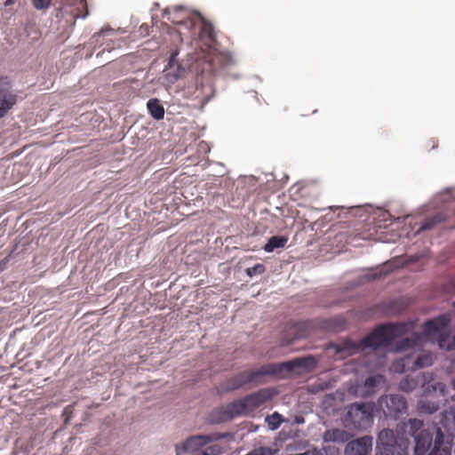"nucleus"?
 Listing matches in <instances>:
<instances>
[{
	"mask_svg": "<svg viewBox=\"0 0 455 455\" xmlns=\"http://www.w3.org/2000/svg\"><path fill=\"white\" fill-rule=\"evenodd\" d=\"M413 327L412 322L381 324L358 342L346 339L339 343L331 344V347L335 350L337 355L345 358L366 348L388 347L395 339L406 334Z\"/></svg>",
	"mask_w": 455,
	"mask_h": 455,
	"instance_id": "nucleus-1",
	"label": "nucleus"
},
{
	"mask_svg": "<svg viewBox=\"0 0 455 455\" xmlns=\"http://www.w3.org/2000/svg\"><path fill=\"white\" fill-rule=\"evenodd\" d=\"M316 363L317 362L313 356L295 358L279 363H267L257 370L243 371L229 378L226 380L224 388L227 391H231L249 384L259 385L265 381L267 376H281L284 372L290 373L298 369L303 371H312Z\"/></svg>",
	"mask_w": 455,
	"mask_h": 455,
	"instance_id": "nucleus-2",
	"label": "nucleus"
},
{
	"mask_svg": "<svg viewBox=\"0 0 455 455\" xmlns=\"http://www.w3.org/2000/svg\"><path fill=\"white\" fill-rule=\"evenodd\" d=\"M451 318L442 315L427 320L423 325L422 333H412L411 337L403 339L397 345V350L404 351L422 346L426 340L436 341L441 349L451 351L455 349V335L451 336Z\"/></svg>",
	"mask_w": 455,
	"mask_h": 455,
	"instance_id": "nucleus-3",
	"label": "nucleus"
},
{
	"mask_svg": "<svg viewBox=\"0 0 455 455\" xmlns=\"http://www.w3.org/2000/svg\"><path fill=\"white\" fill-rule=\"evenodd\" d=\"M432 372H421L417 376L408 375L399 383V388L403 392H411L419 384L424 387L423 394L418 402L417 409L420 413L433 414L440 409L445 401L446 385L443 382H433Z\"/></svg>",
	"mask_w": 455,
	"mask_h": 455,
	"instance_id": "nucleus-4",
	"label": "nucleus"
},
{
	"mask_svg": "<svg viewBox=\"0 0 455 455\" xmlns=\"http://www.w3.org/2000/svg\"><path fill=\"white\" fill-rule=\"evenodd\" d=\"M275 395V392L273 389L261 388L226 406L216 408L211 412L210 420L219 424L229 421L235 417L250 415L269 402Z\"/></svg>",
	"mask_w": 455,
	"mask_h": 455,
	"instance_id": "nucleus-5",
	"label": "nucleus"
},
{
	"mask_svg": "<svg viewBox=\"0 0 455 455\" xmlns=\"http://www.w3.org/2000/svg\"><path fill=\"white\" fill-rule=\"evenodd\" d=\"M423 421L419 419H409L396 425L395 434L397 436L414 437L415 455H426L433 443V432L423 428Z\"/></svg>",
	"mask_w": 455,
	"mask_h": 455,
	"instance_id": "nucleus-6",
	"label": "nucleus"
},
{
	"mask_svg": "<svg viewBox=\"0 0 455 455\" xmlns=\"http://www.w3.org/2000/svg\"><path fill=\"white\" fill-rule=\"evenodd\" d=\"M32 2L37 10L47 9L52 3L61 17L68 14L74 22L76 19L86 18L89 14L86 0H33Z\"/></svg>",
	"mask_w": 455,
	"mask_h": 455,
	"instance_id": "nucleus-7",
	"label": "nucleus"
},
{
	"mask_svg": "<svg viewBox=\"0 0 455 455\" xmlns=\"http://www.w3.org/2000/svg\"><path fill=\"white\" fill-rule=\"evenodd\" d=\"M410 439L397 436L389 428L382 429L378 435L377 455H408Z\"/></svg>",
	"mask_w": 455,
	"mask_h": 455,
	"instance_id": "nucleus-8",
	"label": "nucleus"
},
{
	"mask_svg": "<svg viewBox=\"0 0 455 455\" xmlns=\"http://www.w3.org/2000/svg\"><path fill=\"white\" fill-rule=\"evenodd\" d=\"M344 424L353 429H366L373 423V404L354 403L347 406L344 415Z\"/></svg>",
	"mask_w": 455,
	"mask_h": 455,
	"instance_id": "nucleus-9",
	"label": "nucleus"
},
{
	"mask_svg": "<svg viewBox=\"0 0 455 455\" xmlns=\"http://www.w3.org/2000/svg\"><path fill=\"white\" fill-rule=\"evenodd\" d=\"M223 436V435L218 433L209 435H194L186 440L181 449L188 455H219L220 453L219 445H205L211 441L220 440Z\"/></svg>",
	"mask_w": 455,
	"mask_h": 455,
	"instance_id": "nucleus-10",
	"label": "nucleus"
},
{
	"mask_svg": "<svg viewBox=\"0 0 455 455\" xmlns=\"http://www.w3.org/2000/svg\"><path fill=\"white\" fill-rule=\"evenodd\" d=\"M378 406L387 417L399 418L406 413L407 402L399 395H389L380 396L378 400Z\"/></svg>",
	"mask_w": 455,
	"mask_h": 455,
	"instance_id": "nucleus-11",
	"label": "nucleus"
},
{
	"mask_svg": "<svg viewBox=\"0 0 455 455\" xmlns=\"http://www.w3.org/2000/svg\"><path fill=\"white\" fill-rule=\"evenodd\" d=\"M12 88L11 78L7 76H0V118H3L18 101V95Z\"/></svg>",
	"mask_w": 455,
	"mask_h": 455,
	"instance_id": "nucleus-12",
	"label": "nucleus"
},
{
	"mask_svg": "<svg viewBox=\"0 0 455 455\" xmlns=\"http://www.w3.org/2000/svg\"><path fill=\"white\" fill-rule=\"evenodd\" d=\"M372 443L373 438L370 435L352 440L346 446V455H371Z\"/></svg>",
	"mask_w": 455,
	"mask_h": 455,
	"instance_id": "nucleus-13",
	"label": "nucleus"
},
{
	"mask_svg": "<svg viewBox=\"0 0 455 455\" xmlns=\"http://www.w3.org/2000/svg\"><path fill=\"white\" fill-rule=\"evenodd\" d=\"M315 328L313 321L294 323L289 326L288 331L293 335L291 338L284 337L283 340L285 344L291 343L293 340L298 339L306 338L310 335L312 330Z\"/></svg>",
	"mask_w": 455,
	"mask_h": 455,
	"instance_id": "nucleus-14",
	"label": "nucleus"
},
{
	"mask_svg": "<svg viewBox=\"0 0 455 455\" xmlns=\"http://www.w3.org/2000/svg\"><path fill=\"white\" fill-rule=\"evenodd\" d=\"M178 53L173 52L169 60L168 65L164 69L165 72V78L169 83H175L179 77H180L183 69L181 68L180 65L178 63L176 57Z\"/></svg>",
	"mask_w": 455,
	"mask_h": 455,
	"instance_id": "nucleus-15",
	"label": "nucleus"
},
{
	"mask_svg": "<svg viewBox=\"0 0 455 455\" xmlns=\"http://www.w3.org/2000/svg\"><path fill=\"white\" fill-rule=\"evenodd\" d=\"M350 438V435L343 429L332 428L323 433V440L324 443H344Z\"/></svg>",
	"mask_w": 455,
	"mask_h": 455,
	"instance_id": "nucleus-16",
	"label": "nucleus"
},
{
	"mask_svg": "<svg viewBox=\"0 0 455 455\" xmlns=\"http://www.w3.org/2000/svg\"><path fill=\"white\" fill-rule=\"evenodd\" d=\"M147 108L149 114L156 120H161L164 116V108L156 98L150 99L147 103Z\"/></svg>",
	"mask_w": 455,
	"mask_h": 455,
	"instance_id": "nucleus-17",
	"label": "nucleus"
},
{
	"mask_svg": "<svg viewBox=\"0 0 455 455\" xmlns=\"http://www.w3.org/2000/svg\"><path fill=\"white\" fill-rule=\"evenodd\" d=\"M193 26L195 28H199V30H200L199 31V36L200 37H205L209 41H212L213 40V37H214L213 28L205 20L199 19L197 21H195L193 23Z\"/></svg>",
	"mask_w": 455,
	"mask_h": 455,
	"instance_id": "nucleus-18",
	"label": "nucleus"
},
{
	"mask_svg": "<svg viewBox=\"0 0 455 455\" xmlns=\"http://www.w3.org/2000/svg\"><path fill=\"white\" fill-rule=\"evenodd\" d=\"M440 423L447 430H455V408L451 407L449 411L442 413Z\"/></svg>",
	"mask_w": 455,
	"mask_h": 455,
	"instance_id": "nucleus-19",
	"label": "nucleus"
},
{
	"mask_svg": "<svg viewBox=\"0 0 455 455\" xmlns=\"http://www.w3.org/2000/svg\"><path fill=\"white\" fill-rule=\"evenodd\" d=\"M287 242L288 238L286 236L274 235L269 238L268 242L264 247V250L267 252H271L275 249L284 247Z\"/></svg>",
	"mask_w": 455,
	"mask_h": 455,
	"instance_id": "nucleus-20",
	"label": "nucleus"
},
{
	"mask_svg": "<svg viewBox=\"0 0 455 455\" xmlns=\"http://www.w3.org/2000/svg\"><path fill=\"white\" fill-rule=\"evenodd\" d=\"M265 421L267 425V427L274 431L280 427L283 422H284V418L277 411H275L274 413L267 415L265 418Z\"/></svg>",
	"mask_w": 455,
	"mask_h": 455,
	"instance_id": "nucleus-21",
	"label": "nucleus"
},
{
	"mask_svg": "<svg viewBox=\"0 0 455 455\" xmlns=\"http://www.w3.org/2000/svg\"><path fill=\"white\" fill-rule=\"evenodd\" d=\"M385 382V378L381 374L370 376L365 379L364 386L369 392H372L376 387Z\"/></svg>",
	"mask_w": 455,
	"mask_h": 455,
	"instance_id": "nucleus-22",
	"label": "nucleus"
},
{
	"mask_svg": "<svg viewBox=\"0 0 455 455\" xmlns=\"http://www.w3.org/2000/svg\"><path fill=\"white\" fill-rule=\"evenodd\" d=\"M213 65L218 64L220 67H228L234 64V60L228 52H220L212 59Z\"/></svg>",
	"mask_w": 455,
	"mask_h": 455,
	"instance_id": "nucleus-23",
	"label": "nucleus"
},
{
	"mask_svg": "<svg viewBox=\"0 0 455 455\" xmlns=\"http://www.w3.org/2000/svg\"><path fill=\"white\" fill-rule=\"evenodd\" d=\"M435 358V357L432 353H424L417 357L415 366L417 368L430 366L433 364Z\"/></svg>",
	"mask_w": 455,
	"mask_h": 455,
	"instance_id": "nucleus-24",
	"label": "nucleus"
},
{
	"mask_svg": "<svg viewBox=\"0 0 455 455\" xmlns=\"http://www.w3.org/2000/svg\"><path fill=\"white\" fill-rule=\"evenodd\" d=\"M444 220V217L443 214H436L434 217L427 219L421 225L419 230H427L433 228L437 223H440Z\"/></svg>",
	"mask_w": 455,
	"mask_h": 455,
	"instance_id": "nucleus-25",
	"label": "nucleus"
},
{
	"mask_svg": "<svg viewBox=\"0 0 455 455\" xmlns=\"http://www.w3.org/2000/svg\"><path fill=\"white\" fill-rule=\"evenodd\" d=\"M443 438L444 435L442 430L440 428H437L434 443V448L432 450L451 449V447L448 444L444 443Z\"/></svg>",
	"mask_w": 455,
	"mask_h": 455,
	"instance_id": "nucleus-26",
	"label": "nucleus"
},
{
	"mask_svg": "<svg viewBox=\"0 0 455 455\" xmlns=\"http://www.w3.org/2000/svg\"><path fill=\"white\" fill-rule=\"evenodd\" d=\"M276 452V449H272L270 447H259L253 449L246 455H275Z\"/></svg>",
	"mask_w": 455,
	"mask_h": 455,
	"instance_id": "nucleus-27",
	"label": "nucleus"
},
{
	"mask_svg": "<svg viewBox=\"0 0 455 455\" xmlns=\"http://www.w3.org/2000/svg\"><path fill=\"white\" fill-rule=\"evenodd\" d=\"M266 268L263 264L258 263L251 267L246 269V274L251 277L256 275H261L265 272Z\"/></svg>",
	"mask_w": 455,
	"mask_h": 455,
	"instance_id": "nucleus-28",
	"label": "nucleus"
},
{
	"mask_svg": "<svg viewBox=\"0 0 455 455\" xmlns=\"http://www.w3.org/2000/svg\"><path fill=\"white\" fill-rule=\"evenodd\" d=\"M114 32L112 29H102L100 32L93 35L92 39L95 43H99L100 41L105 40V38L110 35H113Z\"/></svg>",
	"mask_w": 455,
	"mask_h": 455,
	"instance_id": "nucleus-29",
	"label": "nucleus"
},
{
	"mask_svg": "<svg viewBox=\"0 0 455 455\" xmlns=\"http://www.w3.org/2000/svg\"><path fill=\"white\" fill-rule=\"evenodd\" d=\"M324 455H339L338 448L331 445L324 446L323 449Z\"/></svg>",
	"mask_w": 455,
	"mask_h": 455,
	"instance_id": "nucleus-30",
	"label": "nucleus"
},
{
	"mask_svg": "<svg viewBox=\"0 0 455 455\" xmlns=\"http://www.w3.org/2000/svg\"><path fill=\"white\" fill-rule=\"evenodd\" d=\"M388 271H389L388 266H387V265H385V266H383V267L380 268V270H379V271H378V272H376V273H374V274H373L372 278H373V279L379 278V277H381L383 275H387Z\"/></svg>",
	"mask_w": 455,
	"mask_h": 455,
	"instance_id": "nucleus-31",
	"label": "nucleus"
},
{
	"mask_svg": "<svg viewBox=\"0 0 455 455\" xmlns=\"http://www.w3.org/2000/svg\"><path fill=\"white\" fill-rule=\"evenodd\" d=\"M428 455H451V449L432 450Z\"/></svg>",
	"mask_w": 455,
	"mask_h": 455,
	"instance_id": "nucleus-32",
	"label": "nucleus"
},
{
	"mask_svg": "<svg viewBox=\"0 0 455 455\" xmlns=\"http://www.w3.org/2000/svg\"><path fill=\"white\" fill-rule=\"evenodd\" d=\"M311 455H324L323 450H315Z\"/></svg>",
	"mask_w": 455,
	"mask_h": 455,
	"instance_id": "nucleus-33",
	"label": "nucleus"
},
{
	"mask_svg": "<svg viewBox=\"0 0 455 455\" xmlns=\"http://www.w3.org/2000/svg\"><path fill=\"white\" fill-rule=\"evenodd\" d=\"M452 388L455 389V378L451 381Z\"/></svg>",
	"mask_w": 455,
	"mask_h": 455,
	"instance_id": "nucleus-34",
	"label": "nucleus"
},
{
	"mask_svg": "<svg viewBox=\"0 0 455 455\" xmlns=\"http://www.w3.org/2000/svg\"><path fill=\"white\" fill-rule=\"evenodd\" d=\"M176 451H177V454L180 455L181 451H180V448L178 446L176 447Z\"/></svg>",
	"mask_w": 455,
	"mask_h": 455,
	"instance_id": "nucleus-35",
	"label": "nucleus"
},
{
	"mask_svg": "<svg viewBox=\"0 0 455 455\" xmlns=\"http://www.w3.org/2000/svg\"><path fill=\"white\" fill-rule=\"evenodd\" d=\"M168 20H171V21H172V22H173V23H179V21H176V20H172L171 18H168Z\"/></svg>",
	"mask_w": 455,
	"mask_h": 455,
	"instance_id": "nucleus-36",
	"label": "nucleus"
},
{
	"mask_svg": "<svg viewBox=\"0 0 455 455\" xmlns=\"http://www.w3.org/2000/svg\"><path fill=\"white\" fill-rule=\"evenodd\" d=\"M451 401L455 402V394L451 396Z\"/></svg>",
	"mask_w": 455,
	"mask_h": 455,
	"instance_id": "nucleus-37",
	"label": "nucleus"
},
{
	"mask_svg": "<svg viewBox=\"0 0 455 455\" xmlns=\"http://www.w3.org/2000/svg\"><path fill=\"white\" fill-rule=\"evenodd\" d=\"M454 307H455V302H454Z\"/></svg>",
	"mask_w": 455,
	"mask_h": 455,
	"instance_id": "nucleus-38",
	"label": "nucleus"
}]
</instances>
